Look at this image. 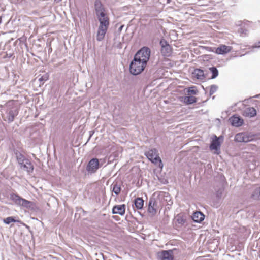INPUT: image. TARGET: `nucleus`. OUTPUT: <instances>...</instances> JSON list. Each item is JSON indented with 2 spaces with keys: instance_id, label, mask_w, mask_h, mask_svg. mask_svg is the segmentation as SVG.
Instances as JSON below:
<instances>
[{
  "instance_id": "f257e3e1",
  "label": "nucleus",
  "mask_w": 260,
  "mask_h": 260,
  "mask_svg": "<svg viewBox=\"0 0 260 260\" xmlns=\"http://www.w3.org/2000/svg\"><path fill=\"white\" fill-rule=\"evenodd\" d=\"M1 107L6 111L5 115L3 116L4 120L8 123L12 122L19 112L15 103L13 101H9L4 106L1 105Z\"/></svg>"
},
{
  "instance_id": "f03ea898",
  "label": "nucleus",
  "mask_w": 260,
  "mask_h": 260,
  "mask_svg": "<svg viewBox=\"0 0 260 260\" xmlns=\"http://www.w3.org/2000/svg\"><path fill=\"white\" fill-rule=\"evenodd\" d=\"M100 25L98 30L96 40L98 41H101L104 38L109 27L110 22L109 18L107 14H103L96 16Z\"/></svg>"
},
{
  "instance_id": "7ed1b4c3",
  "label": "nucleus",
  "mask_w": 260,
  "mask_h": 260,
  "mask_svg": "<svg viewBox=\"0 0 260 260\" xmlns=\"http://www.w3.org/2000/svg\"><path fill=\"white\" fill-rule=\"evenodd\" d=\"M146 65L140 59L134 57L129 65V72L133 75H138L144 71Z\"/></svg>"
},
{
  "instance_id": "20e7f679",
  "label": "nucleus",
  "mask_w": 260,
  "mask_h": 260,
  "mask_svg": "<svg viewBox=\"0 0 260 260\" xmlns=\"http://www.w3.org/2000/svg\"><path fill=\"white\" fill-rule=\"evenodd\" d=\"M150 56V49L148 47H143L135 55L134 57L140 59L144 62L147 63Z\"/></svg>"
},
{
  "instance_id": "39448f33",
  "label": "nucleus",
  "mask_w": 260,
  "mask_h": 260,
  "mask_svg": "<svg viewBox=\"0 0 260 260\" xmlns=\"http://www.w3.org/2000/svg\"><path fill=\"white\" fill-rule=\"evenodd\" d=\"M145 155L147 157L151 160L153 163L162 164L161 160L158 156L157 154V150L155 148L149 150L148 151L145 152Z\"/></svg>"
},
{
  "instance_id": "423d86ee",
  "label": "nucleus",
  "mask_w": 260,
  "mask_h": 260,
  "mask_svg": "<svg viewBox=\"0 0 260 260\" xmlns=\"http://www.w3.org/2000/svg\"><path fill=\"white\" fill-rule=\"evenodd\" d=\"M100 162L98 158L91 159L88 162L87 167V171L90 174L95 173L100 168Z\"/></svg>"
},
{
  "instance_id": "0eeeda50",
  "label": "nucleus",
  "mask_w": 260,
  "mask_h": 260,
  "mask_svg": "<svg viewBox=\"0 0 260 260\" xmlns=\"http://www.w3.org/2000/svg\"><path fill=\"white\" fill-rule=\"evenodd\" d=\"M160 45L161 47V52L162 55L166 57L170 56L172 53V49L168 43L164 39H162L160 41Z\"/></svg>"
},
{
  "instance_id": "6e6552de",
  "label": "nucleus",
  "mask_w": 260,
  "mask_h": 260,
  "mask_svg": "<svg viewBox=\"0 0 260 260\" xmlns=\"http://www.w3.org/2000/svg\"><path fill=\"white\" fill-rule=\"evenodd\" d=\"M159 260H173L174 255L172 250H162L157 253Z\"/></svg>"
},
{
  "instance_id": "1a4fd4ad",
  "label": "nucleus",
  "mask_w": 260,
  "mask_h": 260,
  "mask_svg": "<svg viewBox=\"0 0 260 260\" xmlns=\"http://www.w3.org/2000/svg\"><path fill=\"white\" fill-rule=\"evenodd\" d=\"M94 7L96 16L106 13L104 5L100 0L95 1L94 3Z\"/></svg>"
},
{
  "instance_id": "9d476101",
  "label": "nucleus",
  "mask_w": 260,
  "mask_h": 260,
  "mask_svg": "<svg viewBox=\"0 0 260 260\" xmlns=\"http://www.w3.org/2000/svg\"><path fill=\"white\" fill-rule=\"evenodd\" d=\"M220 142L219 138L215 136V139H213L210 145V149L211 150H215V154H219L220 153L219 148L220 146Z\"/></svg>"
},
{
  "instance_id": "9b49d317",
  "label": "nucleus",
  "mask_w": 260,
  "mask_h": 260,
  "mask_svg": "<svg viewBox=\"0 0 260 260\" xmlns=\"http://www.w3.org/2000/svg\"><path fill=\"white\" fill-rule=\"evenodd\" d=\"M252 140L251 137L246 133H239L237 134L235 137V140L238 142H248Z\"/></svg>"
},
{
  "instance_id": "f8f14e48",
  "label": "nucleus",
  "mask_w": 260,
  "mask_h": 260,
  "mask_svg": "<svg viewBox=\"0 0 260 260\" xmlns=\"http://www.w3.org/2000/svg\"><path fill=\"white\" fill-rule=\"evenodd\" d=\"M232 49L231 46L221 45L216 49L215 53L218 54H224L230 52Z\"/></svg>"
},
{
  "instance_id": "ddd939ff",
  "label": "nucleus",
  "mask_w": 260,
  "mask_h": 260,
  "mask_svg": "<svg viewBox=\"0 0 260 260\" xmlns=\"http://www.w3.org/2000/svg\"><path fill=\"white\" fill-rule=\"evenodd\" d=\"M231 124L235 127L241 126L243 123V120L239 116L234 115L230 119Z\"/></svg>"
},
{
  "instance_id": "4468645a",
  "label": "nucleus",
  "mask_w": 260,
  "mask_h": 260,
  "mask_svg": "<svg viewBox=\"0 0 260 260\" xmlns=\"http://www.w3.org/2000/svg\"><path fill=\"white\" fill-rule=\"evenodd\" d=\"M256 110L253 107H248L243 111V115L249 118L253 117L256 115Z\"/></svg>"
},
{
  "instance_id": "2eb2a0df",
  "label": "nucleus",
  "mask_w": 260,
  "mask_h": 260,
  "mask_svg": "<svg viewBox=\"0 0 260 260\" xmlns=\"http://www.w3.org/2000/svg\"><path fill=\"white\" fill-rule=\"evenodd\" d=\"M125 212V205L124 204L116 205L114 206L112 209L113 214H118L120 215H123Z\"/></svg>"
},
{
  "instance_id": "dca6fc26",
  "label": "nucleus",
  "mask_w": 260,
  "mask_h": 260,
  "mask_svg": "<svg viewBox=\"0 0 260 260\" xmlns=\"http://www.w3.org/2000/svg\"><path fill=\"white\" fill-rule=\"evenodd\" d=\"M204 215L200 211L195 212L192 216V220L197 223L202 221L204 219Z\"/></svg>"
},
{
  "instance_id": "f3484780",
  "label": "nucleus",
  "mask_w": 260,
  "mask_h": 260,
  "mask_svg": "<svg viewBox=\"0 0 260 260\" xmlns=\"http://www.w3.org/2000/svg\"><path fill=\"white\" fill-rule=\"evenodd\" d=\"M22 167L28 173L32 172L34 170L33 165L28 159L25 160L24 164L21 165V167Z\"/></svg>"
},
{
  "instance_id": "a211bd4d",
  "label": "nucleus",
  "mask_w": 260,
  "mask_h": 260,
  "mask_svg": "<svg viewBox=\"0 0 260 260\" xmlns=\"http://www.w3.org/2000/svg\"><path fill=\"white\" fill-rule=\"evenodd\" d=\"M193 74L198 79L203 80L205 78L204 71L201 69H196L193 72Z\"/></svg>"
},
{
  "instance_id": "6ab92c4d",
  "label": "nucleus",
  "mask_w": 260,
  "mask_h": 260,
  "mask_svg": "<svg viewBox=\"0 0 260 260\" xmlns=\"http://www.w3.org/2000/svg\"><path fill=\"white\" fill-rule=\"evenodd\" d=\"M111 188L112 189V192L117 196L120 193L121 190V185L117 182L113 183L111 185Z\"/></svg>"
},
{
  "instance_id": "aec40b11",
  "label": "nucleus",
  "mask_w": 260,
  "mask_h": 260,
  "mask_svg": "<svg viewBox=\"0 0 260 260\" xmlns=\"http://www.w3.org/2000/svg\"><path fill=\"white\" fill-rule=\"evenodd\" d=\"M155 202L152 200L149 201V205L148 211L150 213L154 215L156 213V209L155 208Z\"/></svg>"
},
{
  "instance_id": "412c9836",
  "label": "nucleus",
  "mask_w": 260,
  "mask_h": 260,
  "mask_svg": "<svg viewBox=\"0 0 260 260\" xmlns=\"http://www.w3.org/2000/svg\"><path fill=\"white\" fill-rule=\"evenodd\" d=\"M10 198L16 204L19 205L22 198L17 194L11 193L10 196Z\"/></svg>"
},
{
  "instance_id": "4be33fe9",
  "label": "nucleus",
  "mask_w": 260,
  "mask_h": 260,
  "mask_svg": "<svg viewBox=\"0 0 260 260\" xmlns=\"http://www.w3.org/2000/svg\"><path fill=\"white\" fill-rule=\"evenodd\" d=\"M134 204L137 209H141L143 207L144 201L141 198H137L135 200Z\"/></svg>"
},
{
  "instance_id": "5701e85b",
  "label": "nucleus",
  "mask_w": 260,
  "mask_h": 260,
  "mask_svg": "<svg viewBox=\"0 0 260 260\" xmlns=\"http://www.w3.org/2000/svg\"><path fill=\"white\" fill-rule=\"evenodd\" d=\"M184 102L187 105L191 104L197 102V98L193 96H185L184 98Z\"/></svg>"
},
{
  "instance_id": "b1692460",
  "label": "nucleus",
  "mask_w": 260,
  "mask_h": 260,
  "mask_svg": "<svg viewBox=\"0 0 260 260\" xmlns=\"http://www.w3.org/2000/svg\"><path fill=\"white\" fill-rule=\"evenodd\" d=\"M15 155H16V158H17L18 163L20 165H22L26 160L25 159L24 156L21 153H20L19 152H16L15 153Z\"/></svg>"
},
{
  "instance_id": "393cba45",
  "label": "nucleus",
  "mask_w": 260,
  "mask_h": 260,
  "mask_svg": "<svg viewBox=\"0 0 260 260\" xmlns=\"http://www.w3.org/2000/svg\"><path fill=\"white\" fill-rule=\"evenodd\" d=\"M3 221L6 224H9L12 222H19V221L16 220L15 217L13 216L8 217L6 218L3 219Z\"/></svg>"
},
{
  "instance_id": "a878e982",
  "label": "nucleus",
  "mask_w": 260,
  "mask_h": 260,
  "mask_svg": "<svg viewBox=\"0 0 260 260\" xmlns=\"http://www.w3.org/2000/svg\"><path fill=\"white\" fill-rule=\"evenodd\" d=\"M32 205V203L31 202L26 200L25 199L22 198L19 205L28 208H30Z\"/></svg>"
},
{
  "instance_id": "bb28decb",
  "label": "nucleus",
  "mask_w": 260,
  "mask_h": 260,
  "mask_svg": "<svg viewBox=\"0 0 260 260\" xmlns=\"http://www.w3.org/2000/svg\"><path fill=\"white\" fill-rule=\"evenodd\" d=\"M210 72L212 73L211 79H215L218 75V71L215 67H212L209 68Z\"/></svg>"
},
{
  "instance_id": "cd10ccee",
  "label": "nucleus",
  "mask_w": 260,
  "mask_h": 260,
  "mask_svg": "<svg viewBox=\"0 0 260 260\" xmlns=\"http://www.w3.org/2000/svg\"><path fill=\"white\" fill-rule=\"evenodd\" d=\"M176 221L179 225H182L185 223L186 219L182 216L177 215L176 217Z\"/></svg>"
},
{
  "instance_id": "c85d7f7f",
  "label": "nucleus",
  "mask_w": 260,
  "mask_h": 260,
  "mask_svg": "<svg viewBox=\"0 0 260 260\" xmlns=\"http://www.w3.org/2000/svg\"><path fill=\"white\" fill-rule=\"evenodd\" d=\"M187 92L188 94H197L198 91L195 87H191L187 89Z\"/></svg>"
},
{
  "instance_id": "c756f323",
  "label": "nucleus",
  "mask_w": 260,
  "mask_h": 260,
  "mask_svg": "<svg viewBox=\"0 0 260 260\" xmlns=\"http://www.w3.org/2000/svg\"><path fill=\"white\" fill-rule=\"evenodd\" d=\"M48 79V75L47 74H45L43 76L40 77L38 79L39 81L40 82V84H43L44 81H47Z\"/></svg>"
},
{
  "instance_id": "7c9ffc66",
  "label": "nucleus",
  "mask_w": 260,
  "mask_h": 260,
  "mask_svg": "<svg viewBox=\"0 0 260 260\" xmlns=\"http://www.w3.org/2000/svg\"><path fill=\"white\" fill-rule=\"evenodd\" d=\"M217 87L215 85H212L210 87L209 94L210 95L214 94L217 90Z\"/></svg>"
},
{
  "instance_id": "2f4dec72",
  "label": "nucleus",
  "mask_w": 260,
  "mask_h": 260,
  "mask_svg": "<svg viewBox=\"0 0 260 260\" xmlns=\"http://www.w3.org/2000/svg\"><path fill=\"white\" fill-rule=\"evenodd\" d=\"M253 48H259L260 47V41L255 44V45L253 47Z\"/></svg>"
},
{
  "instance_id": "473e14b6",
  "label": "nucleus",
  "mask_w": 260,
  "mask_h": 260,
  "mask_svg": "<svg viewBox=\"0 0 260 260\" xmlns=\"http://www.w3.org/2000/svg\"><path fill=\"white\" fill-rule=\"evenodd\" d=\"M254 98H260V94L255 95L254 96Z\"/></svg>"
},
{
  "instance_id": "72a5a7b5",
  "label": "nucleus",
  "mask_w": 260,
  "mask_h": 260,
  "mask_svg": "<svg viewBox=\"0 0 260 260\" xmlns=\"http://www.w3.org/2000/svg\"><path fill=\"white\" fill-rule=\"evenodd\" d=\"M123 27V25L121 26L120 27V28H119V29L120 30H121L122 29Z\"/></svg>"
},
{
  "instance_id": "f704fd0d",
  "label": "nucleus",
  "mask_w": 260,
  "mask_h": 260,
  "mask_svg": "<svg viewBox=\"0 0 260 260\" xmlns=\"http://www.w3.org/2000/svg\"><path fill=\"white\" fill-rule=\"evenodd\" d=\"M240 32L241 33H242V32H244V30H243L242 28H241V30H240Z\"/></svg>"
},
{
  "instance_id": "c9c22d12",
  "label": "nucleus",
  "mask_w": 260,
  "mask_h": 260,
  "mask_svg": "<svg viewBox=\"0 0 260 260\" xmlns=\"http://www.w3.org/2000/svg\"><path fill=\"white\" fill-rule=\"evenodd\" d=\"M259 197H260V187H259Z\"/></svg>"
},
{
  "instance_id": "e433bc0d",
  "label": "nucleus",
  "mask_w": 260,
  "mask_h": 260,
  "mask_svg": "<svg viewBox=\"0 0 260 260\" xmlns=\"http://www.w3.org/2000/svg\"><path fill=\"white\" fill-rule=\"evenodd\" d=\"M1 22V18L0 17V23Z\"/></svg>"
}]
</instances>
